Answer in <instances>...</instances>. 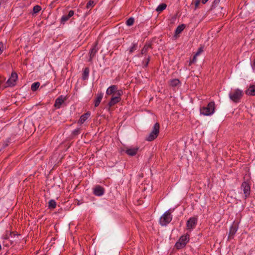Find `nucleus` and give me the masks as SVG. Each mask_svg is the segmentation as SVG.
Wrapping results in <instances>:
<instances>
[{"label":"nucleus","mask_w":255,"mask_h":255,"mask_svg":"<svg viewBox=\"0 0 255 255\" xmlns=\"http://www.w3.org/2000/svg\"><path fill=\"white\" fill-rule=\"evenodd\" d=\"M40 86L39 82H35L31 85V89L32 91H35Z\"/></svg>","instance_id":"cd10ccee"},{"label":"nucleus","mask_w":255,"mask_h":255,"mask_svg":"<svg viewBox=\"0 0 255 255\" xmlns=\"http://www.w3.org/2000/svg\"><path fill=\"white\" fill-rule=\"evenodd\" d=\"M139 150V147H136L133 148H127L126 153L130 156H134L137 153Z\"/></svg>","instance_id":"9b49d317"},{"label":"nucleus","mask_w":255,"mask_h":255,"mask_svg":"<svg viewBox=\"0 0 255 255\" xmlns=\"http://www.w3.org/2000/svg\"><path fill=\"white\" fill-rule=\"evenodd\" d=\"M220 0H214V2H213V6H214L215 5L219 3V2H220Z\"/></svg>","instance_id":"4c0bfd02"},{"label":"nucleus","mask_w":255,"mask_h":255,"mask_svg":"<svg viewBox=\"0 0 255 255\" xmlns=\"http://www.w3.org/2000/svg\"><path fill=\"white\" fill-rule=\"evenodd\" d=\"M74 13V12L73 10H70L69 11L68 15H64L61 17V21L65 22V21H67L69 18H70L71 16H72L73 15Z\"/></svg>","instance_id":"412c9836"},{"label":"nucleus","mask_w":255,"mask_h":255,"mask_svg":"<svg viewBox=\"0 0 255 255\" xmlns=\"http://www.w3.org/2000/svg\"><path fill=\"white\" fill-rule=\"evenodd\" d=\"M197 220L196 218H190L187 223V226L189 229L192 228L195 226L197 223Z\"/></svg>","instance_id":"4468645a"},{"label":"nucleus","mask_w":255,"mask_h":255,"mask_svg":"<svg viewBox=\"0 0 255 255\" xmlns=\"http://www.w3.org/2000/svg\"><path fill=\"white\" fill-rule=\"evenodd\" d=\"M123 94V91L122 90H117L116 92L114 93V94L113 95V97H118L119 98L120 100H121V96Z\"/></svg>","instance_id":"bb28decb"},{"label":"nucleus","mask_w":255,"mask_h":255,"mask_svg":"<svg viewBox=\"0 0 255 255\" xmlns=\"http://www.w3.org/2000/svg\"><path fill=\"white\" fill-rule=\"evenodd\" d=\"M90 114L89 112L85 113L84 115H82L80 118L78 122V123L81 125L83 124L90 117Z\"/></svg>","instance_id":"2eb2a0df"},{"label":"nucleus","mask_w":255,"mask_h":255,"mask_svg":"<svg viewBox=\"0 0 255 255\" xmlns=\"http://www.w3.org/2000/svg\"><path fill=\"white\" fill-rule=\"evenodd\" d=\"M242 188H243L245 198H247L250 194V186L248 183L245 181L242 183Z\"/></svg>","instance_id":"423d86ee"},{"label":"nucleus","mask_w":255,"mask_h":255,"mask_svg":"<svg viewBox=\"0 0 255 255\" xmlns=\"http://www.w3.org/2000/svg\"><path fill=\"white\" fill-rule=\"evenodd\" d=\"M103 93H100L97 94V95H96V99L94 101V106L95 107H97L99 105V104L103 98Z\"/></svg>","instance_id":"f3484780"},{"label":"nucleus","mask_w":255,"mask_h":255,"mask_svg":"<svg viewBox=\"0 0 255 255\" xmlns=\"http://www.w3.org/2000/svg\"><path fill=\"white\" fill-rule=\"evenodd\" d=\"M120 101L121 100H119V98L112 97V98L111 99V100L110 101V102H109V103L108 104V105L109 106V108L110 107L114 106L115 105H116L118 103L120 102Z\"/></svg>","instance_id":"aec40b11"},{"label":"nucleus","mask_w":255,"mask_h":255,"mask_svg":"<svg viewBox=\"0 0 255 255\" xmlns=\"http://www.w3.org/2000/svg\"><path fill=\"white\" fill-rule=\"evenodd\" d=\"M149 48L152 49V43H146L141 50V54H142V55L145 54L147 52V51Z\"/></svg>","instance_id":"6ab92c4d"},{"label":"nucleus","mask_w":255,"mask_h":255,"mask_svg":"<svg viewBox=\"0 0 255 255\" xmlns=\"http://www.w3.org/2000/svg\"><path fill=\"white\" fill-rule=\"evenodd\" d=\"M17 79V74L15 72H12L10 78L6 82L7 86L12 87L15 85V83Z\"/></svg>","instance_id":"39448f33"},{"label":"nucleus","mask_w":255,"mask_h":255,"mask_svg":"<svg viewBox=\"0 0 255 255\" xmlns=\"http://www.w3.org/2000/svg\"><path fill=\"white\" fill-rule=\"evenodd\" d=\"M243 96V91L240 89H236L229 94V97L232 101L235 103L240 102Z\"/></svg>","instance_id":"7ed1b4c3"},{"label":"nucleus","mask_w":255,"mask_h":255,"mask_svg":"<svg viewBox=\"0 0 255 255\" xmlns=\"http://www.w3.org/2000/svg\"><path fill=\"white\" fill-rule=\"evenodd\" d=\"M209 0H202V2L203 4L206 3Z\"/></svg>","instance_id":"37998d69"},{"label":"nucleus","mask_w":255,"mask_h":255,"mask_svg":"<svg viewBox=\"0 0 255 255\" xmlns=\"http://www.w3.org/2000/svg\"><path fill=\"white\" fill-rule=\"evenodd\" d=\"M197 56H196V55L195 54V55L194 56V57H193V59L192 60V61H190V64H191V63H193V62H194L195 61H196V57H197Z\"/></svg>","instance_id":"ea45409f"},{"label":"nucleus","mask_w":255,"mask_h":255,"mask_svg":"<svg viewBox=\"0 0 255 255\" xmlns=\"http://www.w3.org/2000/svg\"><path fill=\"white\" fill-rule=\"evenodd\" d=\"M20 235L15 233L13 232H11L9 231H6L3 239H10L12 238H18Z\"/></svg>","instance_id":"6e6552de"},{"label":"nucleus","mask_w":255,"mask_h":255,"mask_svg":"<svg viewBox=\"0 0 255 255\" xmlns=\"http://www.w3.org/2000/svg\"><path fill=\"white\" fill-rule=\"evenodd\" d=\"M203 48L202 47L199 48L198 50V51L195 54L196 56L199 55L203 52Z\"/></svg>","instance_id":"f704fd0d"},{"label":"nucleus","mask_w":255,"mask_h":255,"mask_svg":"<svg viewBox=\"0 0 255 255\" xmlns=\"http://www.w3.org/2000/svg\"><path fill=\"white\" fill-rule=\"evenodd\" d=\"M41 7L39 5H35L33 8V11L34 13L38 12L41 10Z\"/></svg>","instance_id":"7c9ffc66"},{"label":"nucleus","mask_w":255,"mask_h":255,"mask_svg":"<svg viewBox=\"0 0 255 255\" xmlns=\"http://www.w3.org/2000/svg\"><path fill=\"white\" fill-rule=\"evenodd\" d=\"M4 81V79L0 77V85Z\"/></svg>","instance_id":"a19ab883"},{"label":"nucleus","mask_w":255,"mask_h":255,"mask_svg":"<svg viewBox=\"0 0 255 255\" xmlns=\"http://www.w3.org/2000/svg\"><path fill=\"white\" fill-rule=\"evenodd\" d=\"M3 47V44L2 42H0V54H1L3 51L2 49H1V48Z\"/></svg>","instance_id":"58836bf2"},{"label":"nucleus","mask_w":255,"mask_h":255,"mask_svg":"<svg viewBox=\"0 0 255 255\" xmlns=\"http://www.w3.org/2000/svg\"><path fill=\"white\" fill-rule=\"evenodd\" d=\"M104 188L100 185H97L94 189L93 193L96 196H100L104 193Z\"/></svg>","instance_id":"9d476101"},{"label":"nucleus","mask_w":255,"mask_h":255,"mask_svg":"<svg viewBox=\"0 0 255 255\" xmlns=\"http://www.w3.org/2000/svg\"><path fill=\"white\" fill-rule=\"evenodd\" d=\"M134 19L133 17L129 18L126 22V24L128 26L132 25L134 23Z\"/></svg>","instance_id":"c85d7f7f"},{"label":"nucleus","mask_w":255,"mask_h":255,"mask_svg":"<svg viewBox=\"0 0 255 255\" xmlns=\"http://www.w3.org/2000/svg\"><path fill=\"white\" fill-rule=\"evenodd\" d=\"M80 133V128H76L73 131V134L74 135H77Z\"/></svg>","instance_id":"72a5a7b5"},{"label":"nucleus","mask_w":255,"mask_h":255,"mask_svg":"<svg viewBox=\"0 0 255 255\" xmlns=\"http://www.w3.org/2000/svg\"><path fill=\"white\" fill-rule=\"evenodd\" d=\"M172 220L170 210L165 212L160 219V223L162 226H166Z\"/></svg>","instance_id":"20e7f679"},{"label":"nucleus","mask_w":255,"mask_h":255,"mask_svg":"<svg viewBox=\"0 0 255 255\" xmlns=\"http://www.w3.org/2000/svg\"><path fill=\"white\" fill-rule=\"evenodd\" d=\"M160 125L158 123L154 124L151 131L146 137V140L148 141H151L154 140L158 136L159 133Z\"/></svg>","instance_id":"f03ea898"},{"label":"nucleus","mask_w":255,"mask_h":255,"mask_svg":"<svg viewBox=\"0 0 255 255\" xmlns=\"http://www.w3.org/2000/svg\"><path fill=\"white\" fill-rule=\"evenodd\" d=\"M188 242V240H178L175 245V248L177 249H181L184 248Z\"/></svg>","instance_id":"f8f14e48"},{"label":"nucleus","mask_w":255,"mask_h":255,"mask_svg":"<svg viewBox=\"0 0 255 255\" xmlns=\"http://www.w3.org/2000/svg\"><path fill=\"white\" fill-rule=\"evenodd\" d=\"M95 5V2L93 0H90L86 5V7L87 9L91 8Z\"/></svg>","instance_id":"c756f323"},{"label":"nucleus","mask_w":255,"mask_h":255,"mask_svg":"<svg viewBox=\"0 0 255 255\" xmlns=\"http://www.w3.org/2000/svg\"><path fill=\"white\" fill-rule=\"evenodd\" d=\"M150 57L149 56H148V57L147 58V61L145 64V66L146 67L147 66L148 64V63L150 61Z\"/></svg>","instance_id":"e433bc0d"},{"label":"nucleus","mask_w":255,"mask_h":255,"mask_svg":"<svg viewBox=\"0 0 255 255\" xmlns=\"http://www.w3.org/2000/svg\"><path fill=\"white\" fill-rule=\"evenodd\" d=\"M180 84V81L177 79H172L170 81V85L173 87H177Z\"/></svg>","instance_id":"5701e85b"},{"label":"nucleus","mask_w":255,"mask_h":255,"mask_svg":"<svg viewBox=\"0 0 255 255\" xmlns=\"http://www.w3.org/2000/svg\"><path fill=\"white\" fill-rule=\"evenodd\" d=\"M118 89L117 86L116 85H112L110 87H109L107 91H106V94L108 95H114L115 92H116L117 90Z\"/></svg>","instance_id":"dca6fc26"},{"label":"nucleus","mask_w":255,"mask_h":255,"mask_svg":"<svg viewBox=\"0 0 255 255\" xmlns=\"http://www.w3.org/2000/svg\"><path fill=\"white\" fill-rule=\"evenodd\" d=\"M56 203L54 200L51 199L48 202V208L49 209H54L56 207Z\"/></svg>","instance_id":"a878e982"},{"label":"nucleus","mask_w":255,"mask_h":255,"mask_svg":"<svg viewBox=\"0 0 255 255\" xmlns=\"http://www.w3.org/2000/svg\"><path fill=\"white\" fill-rule=\"evenodd\" d=\"M167 5L165 3H161L159 4L156 8V10L157 12H160L166 8Z\"/></svg>","instance_id":"b1692460"},{"label":"nucleus","mask_w":255,"mask_h":255,"mask_svg":"<svg viewBox=\"0 0 255 255\" xmlns=\"http://www.w3.org/2000/svg\"><path fill=\"white\" fill-rule=\"evenodd\" d=\"M66 99L65 97H63V96H59L55 100L54 107L57 109H59Z\"/></svg>","instance_id":"1a4fd4ad"},{"label":"nucleus","mask_w":255,"mask_h":255,"mask_svg":"<svg viewBox=\"0 0 255 255\" xmlns=\"http://www.w3.org/2000/svg\"><path fill=\"white\" fill-rule=\"evenodd\" d=\"M215 108V103L214 102H210L206 107L200 108V113L204 116H210L214 113Z\"/></svg>","instance_id":"f257e3e1"},{"label":"nucleus","mask_w":255,"mask_h":255,"mask_svg":"<svg viewBox=\"0 0 255 255\" xmlns=\"http://www.w3.org/2000/svg\"><path fill=\"white\" fill-rule=\"evenodd\" d=\"M189 235L186 234L185 236H182L179 239H189Z\"/></svg>","instance_id":"c9c22d12"},{"label":"nucleus","mask_w":255,"mask_h":255,"mask_svg":"<svg viewBox=\"0 0 255 255\" xmlns=\"http://www.w3.org/2000/svg\"><path fill=\"white\" fill-rule=\"evenodd\" d=\"M252 67L253 69L255 70V59L254 60L253 64L252 65Z\"/></svg>","instance_id":"79ce46f5"},{"label":"nucleus","mask_w":255,"mask_h":255,"mask_svg":"<svg viewBox=\"0 0 255 255\" xmlns=\"http://www.w3.org/2000/svg\"><path fill=\"white\" fill-rule=\"evenodd\" d=\"M185 28V25L184 24H182L181 25H179L176 28L175 32V35L174 36H176L179 34L181 33L182 31Z\"/></svg>","instance_id":"4be33fe9"},{"label":"nucleus","mask_w":255,"mask_h":255,"mask_svg":"<svg viewBox=\"0 0 255 255\" xmlns=\"http://www.w3.org/2000/svg\"><path fill=\"white\" fill-rule=\"evenodd\" d=\"M137 46V43H134L133 44V46L131 47H130L129 50V52L130 54L132 53L134 51H135L136 49Z\"/></svg>","instance_id":"2f4dec72"},{"label":"nucleus","mask_w":255,"mask_h":255,"mask_svg":"<svg viewBox=\"0 0 255 255\" xmlns=\"http://www.w3.org/2000/svg\"><path fill=\"white\" fill-rule=\"evenodd\" d=\"M201 0H196L195 2V7L194 9H196L199 7V4L200 3Z\"/></svg>","instance_id":"473e14b6"},{"label":"nucleus","mask_w":255,"mask_h":255,"mask_svg":"<svg viewBox=\"0 0 255 255\" xmlns=\"http://www.w3.org/2000/svg\"><path fill=\"white\" fill-rule=\"evenodd\" d=\"M89 73V69L88 68L86 67L84 69L83 75H82V78L84 80H85L87 79Z\"/></svg>","instance_id":"393cba45"},{"label":"nucleus","mask_w":255,"mask_h":255,"mask_svg":"<svg viewBox=\"0 0 255 255\" xmlns=\"http://www.w3.org/2000/svg\"><path fill=\"white\" fill-rule=\"evenodd\" d=\"M238 228V224L234 222L230 229L229 238H233Z\"/></svg>","instance_id":"0eeeda50"},{"label":"nucleus","mask_w":255,"mask_h":255,"mask_svg":"<svg viewBox=\"0 0 255 255\" xmlns=\"http://www.w3.org/2000/svg\"><path fill=\"white\" fill-rule=\"evenodd\" d=\"M97 45H98V43L96 42L95 43L94 46L93 47V48H92L89 52V56H90V58L89 59V61H92L93 58L95 57L96 53L98 51V49L97 48Z\"/></svg>","instance_id":"ddd939ff"},{"label":"nucleus","mask_w":255,"mask_h":255,"mask_svg":"<svg viewBox=\"0 0 255 255\" xmlns=\"http://www.w3.org/2000/svg\"><path fill=\"white\" fill-rule=\"evenodd\" d=\"M246 94L250 96L255 95V85H251L246 91Z\"/></svg>","instance_id":"a211bd4d"}]
</instances>
